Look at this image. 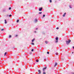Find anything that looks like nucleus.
I'll return each mask as SVG.
<instances>
[{"instance_id": "1", "label": "nucleus", "mask_w": 74, "mask_h": 74, "mask_svg": "<svg viewBox=\"0 0 74 74\" xmlns=\"http://www.w3.org/2000/svg\"><path fill=\"white\" fill-rule=\"evenodd\" d=\"M71 41L70 40V39H69V41H66V42L67 44L68 45L70 42H71Z\"/></svg>"}, {"instance_id": "2", "label": "nucleus", "mask_w": 74, "mask_h": 74, "mask_svg": "<svg viewBox=\"0 0 74 74\" xmlns=\"http://www.w3.org/2000/svg\"><path fill=\"white\" fill-rule=\"evenodd\" d=\"M46 69H47V66H46L45 67L43 68L42 69L43 71L44 72V71H45V70H46Z\"/></svg>"}, {"instance_id": "3", "label": "nucleus", "mask_w": 74, "mask_h": 74, "mask_svg": "<svg viewBox=\"0 0 74 74\" xmlns=\"http://www.w3.org/2000/svg\"><path fill=\"white\" fill-rule=\"evenodd\" d=\"M42 8H39V11H42Z\"/></svg>"}, {"instance_id": "4", "label": "nucleus", "mask_w": 74, "mask_h": 74, "mask_svg": "<svg viewBox=\"0 0 74 74\" xmlns=\"http://www.w3.org/2000/svg\"><path fill=\"white\" fill-rule=\"evenodd\" d=\"M57 64H58V63H57V62H56L55 65H54V67H55L56 66H57Z\"/></svg>"}, {"instance_id": "5", "label": "nucleus", "mask_w": 74, "mask_h": 74, "mask_svg": "<svg viewBox=\"0 0 74 74\" xmlns=\"http://www.w3.org/2000/svg\"><path fill=\"white\" fill-rule=\"evenodd\" d=\"M66 13H65L63 15V16L64 17L65 16V15H66Z\"/></svg>"}, {"instance_id": "6", "label": "nucleus", "mask_w": 74, "mask_h": 74, "mask_svg": "<svg viewBox=\"0 0 74 74\" xmlns=\"http://www.w3.org/2000/svg\"><path fill=\"white\" fill-rule=\"evenodd\" d=\"M38 72L39 74H41V71L40 70H38Z\"/></svg>"}, {"instance_id": "7", "label": "nucleus", "mask_w": 74, "mask_h": 74, "mask_svg": "<svg viewBox=\"0 0 74 74\" xmlns=\"http://www.w3.org/2000/svg\"><path fill=\"white\" fill-rule=\"evenodd\" d=\"M37 22V19H35V22Z\"/></svg>"}, {"instance_id": "8", "label": "nucleus", "mask_w": 74, "mask_h": 74, "mask_svg": "<svg viewBox=\"0 0 74 74\" xmlns=\"http://www.w3.org/2000/svg\"><path fill=\"white\" fill-rule=\"evenodd\" d=\"M7 23V21L6 20H5V23L6 24Z\"/></svg>"}, {"instance_id": "9", "label": "nucleus", "mask_w": 74, "mask_h": 74, "mask_svg": "<svg viewBox=\"0 0 74 74\" xmlns=\"http://www.w3.org/2000/svg\"><path fill=\"white\" fill-rule=\"evenodd\" d=\"M58 37H56V40H58Z\"/></svg>"}, {"instance_id": "10", "label": "nucleus", "mask_w": 74, "mask_h": 74, "mask_svg": "<svg viewBox=\"0 0 74 74\" xmlns=\"http://www.w3.org/2000/svg\"><path fill=\"white\" fill-rule=\"evenodd\" d=\"M45 43L46 44H48V41H45Z\"/></svg>"}, {"instance_id": "11", "label": "nucleus", "mask_w": 74, "mask_h": 74, "mask_svg": "<svg viewBox=\"0 0 74 74\" xmlns=\"http://www.w3.org/2000/svg\"><path fill=\"white\" fill-rule=\"evenodd\" d=\"M34 39H33L32 40V42H34Z\"/></svg>"}, {"instance_id": "12", "label": "nucleus", "mask_w": 74, "mask_h": 74, "mask_svg": "<svg viewBox=\"0 0 74 74\" xmlns=\"http://www.w3.org/2000/svg\"><path fill=\"white\" fill-rule=\"evenodd\" d=\"M16 22L17 23H18V22H19V20H17V21H16Z\"/></svg>"}, {"instance_id": "13", "label": "nucleus", "mask_w": 74, "mask_h": 74, "mask_svg": "<svg viewBox=\"0 0 74 74\" xmlns=\"http://www.w3.org/2000/svg\"><path fill=\"white\" fill-rule=\"evenodd\" d=\"M38 60H36V62H38Z\"/></svg>"}, {"instance_id": "14", "label": "nucleus", "mask_w": 74, "mask_h": 74, "mask_svg": "<svg viewBox=\"0 0 74 74\" xmlns=\"http://www.w3.org/2000/svg\"><path fill=\"white\" fill-rule=\"evenodd\" d=\"M31 44H32V45H34V43H31Z\"/></svg>"}, {"instance_id": "15", "label": "nucleus", "mask_w": 74, "mask_h": 74, "mask_svg": "<svg viewBox=\"0 0 74 74\" xmlns=\"http://www.w3.org/2000/svg\"><path fill=\"white\" fill-rule=\"evenodd\" d=\"M39 14H42V12H39Z\"/></svg>"}, {"instance_id": "16", "label": "nucleus", "mask_w": 74, "mask_h": 74, "mask_svg": "<svg viewBox=\"0 0 74 74\" xmlns=\"http://www.w3.org/2000/svg\"><path fill=\"white\" fill-rule=\"evenodd\" d=\"M7 54V52H5L4 54V56H5V55Z\"/></svg>"}, {"instance_id": "17", "label": "nucleus", "mask_w": 74, "mask_h": 74, "mask_svg": "<svg viewBox=\"0 0 74 74\" xmlns=\"http://www.w3.org/2000/svg\"><path fill=\"white\" fill-rule=\"evenodd\" d=\"M45 14H44L43 16V17H45Z\"/></svg>"}, {"instance_id": "18", "label": "nucleus", "mask_w": 74, "mask_h": 74, "mask_svg": "<svg viewBox=\"0 0 74 74\" xmlns=\"http://www.w3.org/2000/svg\"><path fill=\"white\" fill-rule=\"evenodd\" d=\"M49 1L50 3H52V0H50Z\"/></svg>"}, {"instance_id": "19", "label": "nucleus", "mask_w": 74, "mask_h": 74, "mask_svg": "<svg viewBox=\"0 0 74 74\" xmlns=\"http://www.w3.org/2000/svg\"><path fill=\"white\" fill-rule=\"evenodd\" d=\"M9 38H11V35L9 36Z\"/></svg>"}, {"instance_id": "20", "label": "nucleus", "mask_w": 74, "mask_h": 74, "mask_svg": "<svg viewBox=\"0 0 74 74\" xmlns=\"http://www.w3.org/2000/svg\"><path fill=\"white\" fill-rule=\"evenodd\" d=\"M43 74H46V73L45 72H43Z\"/></svg>"}, {"instance_id": "21", "label": "nucleus", "mask_w": 74, "mask_h": 74, "mask_svg": "<svg viewBox=\"0 0 74 74\" xmlns=\"http://www.w3.org/2000/svg\"><path fill=\"white\" fill-rule=\"evenodd\" d=\"M29 53H30V55H32V52H30Z\"/></svg>"}, {"instance_id": "22", "label": "nucleus", "mask_w": 74, "mask_h": 74, "mask_svg": "<svg viewBox=\"0 0 74 74\" xmlns=\"http://www.w3.org/2000/svg\"><path fill=\"white\" fill-rule=\"evenodd\" d=\"M4 30V29H1V31H3Z\"/></svg>"}, {"instance_id": "23", "label": "nucleus", "mask_w": 74, "mask_h": 74, "mask_svg": "<svg viewBox=\"0 0 74 74\" xmlns=\"http://www.w3.org/2000/svg\"><path fill=\"white\" fill-rule=\"evenodd\" d=\"M58 42V40H57L56 41V42Z\"/></svg>"}, {"instance_id": "24", "label": "nucleus", "mask_w": 74, "mask_h": 74, "mask_svg": "<svg viewBox=\"0 0 74 74\" xmlns=\"http://www.w3.org/2000/svg\"><path fill=\"white\" fill-rule=\"evenodd\" d=\"M32 52H33V51H34V49H32Z\"/></svg>"}, {"instance_id": "25", "label": "nucleus", "mask_w": 74, "mask_h": 74, "mask_svg": "<svg viewBox=\"0 0 74 74\" xmlns=\"http://www.w3.org/2000/svg\"><path fill=\"white\" fill-rule=\"evenodd\" d=\"M56 55H58V53H56Z\"/></svg>"}, {"instance_id": "26", "label": "nucleus", "mask_w": 74, "mask_h": 74, "mask_svg": "<svg viewBox=\"0 0 74 74\" xmlns=\"http://www.w3.org/2000/svg\"><path fill=\"white\" fill-rule=\"evenodd\" d=\"M47 54H49V52H47Z\"/></svg>"}, {"instance_id": "27", "label": "nucleus", "mask_w": 74, "mask_h": 74, "mask_svg": "<svg viewBox=\"0 0 74 74\" xmlns=\"http://www.w3.org/2000/svg\"><path fill=\"white\" fill-rule=\"evenodd\" d=\"M9 10H11V8H9Z\"/></svg>"}, {"instance_id": "28", "label": "nucleus", "mask_w": 74, "mask_h": 74, "mask_svg": "<svg viewBox=\"0 0 74 74\" xmlns=\"http://www.w3.org/2000/svg\"><path fill=\"white\" fill-rule=\"evenodd\" d=\"M69 8H71L72 7L71 6H69Z\"/></svg>"}, {"instance_id": "29", "label": "nucleus", "mask_w": 74, "mask_h": 74, "mask_svg": "<svg viewBox=\"0 0 74 74\" xmlns=\"http://www.w3.org/2000/svg\"><path fill=\"white\" fill-rule=\"evenodd\" d=\"M11 16H12V15L11 14L9 15L10 17H11Z\"/></svg>"}, {"instance_id": "30", "label": "nucleus", "mask_w": 74, "mask_h": 74, "mask_svg": "<svg viewBox=\"0 0 74 74\" xmlns=\"http://www.w3.org/2000/svg\"><path fill=\"white\" fill-rule=\"evenodd\" d=\"M46 59H47V58H44V60H46Z\"/></svg>"}, {"instance_id": "31", "label": "nucleus", "mask_w": 74, "mask_h": 74, "mask_svg": "<svg viewBox=\"0 0 74 74\" xmlns=\"http://www.w3.org/2000/svg\"><path fill=\"white\" fill-rule=\"evenodd\" d=\"M56 29H59V27H57L56 28Z\"/></svg>"}, {"instance_id": "32", "label": "nucleus", "mask_w": 74, "mask_h": 74, "mask_svg": "<svg viewBox=\"0 0 74 74\" xmlns=\"http://www.w3.org/2000/svg\"><path fill=\"white\" fill-rule=\"evenodd\" d=\"M72 74H74V72H72Z\"/></svg>"}, {"instance_id": "33", "label": "nucleus", "mask_w": 74, "mask_h": 74, "mask_svg": "<svg viewBox=\"0 0 74 74\" xmlns=\"http://www.w3.org/2000/svg\"><path fill=\"white\" fill-rule=\"evenodd\" d=\"M36 30H38V28H36Z\"/></svg>"}, {"instance_id": "34", "label": "nucleus", "mask_w": 74, "mask_h": 74, "mask_svg": "<svg viewBox=\"0 0 74 74\" xmlns=\"http://www.w3.org/2000/svg\"><path fill=\"white\" fill-rule=\"evenodd\" d=\"M18 36V35H16V37H17Z\"/></svg>"}, {"instance_id": "35", "label": "nucleus", "mask_w": 74, "mask_h": 74, "mask_svg": "<svg viewBox=\"0 0 74 74\" xmlns=\"http://www.w3.org/2000/svg\"><path fill=\"white\" fill-rule=\"evenodd\" d=\"M35 32V33H36V31H35V32Z\"/></svg>"}, {"instance_id": "36", "label": "nucleus", "mask_w": 74, "mask_h": 74, "mask_svg": "<svg viewBox=\"0 0 74 74\" xmlns=\"http://www.w3.org/2000/svg\"><path fill=\"white\" fill-rule=\"evenodd\" d=\"M7 16H8V15H7Z\"/></svg>"}, {"instance_id": "37", "label": "nucleus", "mask_w": 74, "mask_h": 74, "mask_svg": "<svg viewBox=\"0 0 74 74\" xmlns=\"http://www.w3.org/2000/svg\"><path fill=\"white\" fill-rule=\"evenodd\" d=\"M72 53H73V52H72Z\"/></svg>"}]
</instances>
